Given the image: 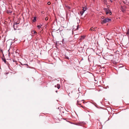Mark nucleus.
<instances>
[{
    "label": "nucleus",
    "instance_id": "obj_1",
    "mask_svg": "<svg viewBox=\"0 0 129 129\" xmlns=\"http://www.w3.org/2000/svg\"><path fill=\"white\" fill-rule=\"evenodd\" d=\"M111 20V19L110 18H106L105 19H104L101 22V23L102 24H103L104 23H106Z\"/></svg>",
    "mask_w": 129,
    "mask_h": 129
},
{
    "label": "nucleus",
    "instance_id": "obj_2",
    "mask_svg": "<svg viewBox=\"0 0 129 129\" xmlns=\"http://www.w3.org/2000/svg\"><path fill=\"white\" fill-rule=\"evenodd\" d=\"M104 10L106 12V14L107 15L109 13H110V14H112L111 11L109 10L108 8H105L104 9Z\"/></svg>",
    "mask_w": 129,
    "mask_h": 129
},
{
    "label": "nucleus",
    "instance_id": "obj_3",
    "mask_svg": "<svg viewBox=\"0 0 129 129\" xmlns=\"http://www.w3.org/2000/svg\"><path fill=\"white\" fill-rule=\"evenodd\" d=\"M19 23H17V22H15L14 23V25H13V28L14 29V30H16V28H15V25H17V24H19Z\"/></svg>",
    "mask_w": 129,
    "mask_h": 129
},
{
    "label": "nucleus",
    "instance_id": "obj_4",
    "mask_svg": "<svg viewBox=\"0 0 129 129\" xmlns=\"http://www.w3.org/2000/svg\"><path fill=\"white\" fill-rule=\"evenodd\" d=\"M79 37V34H77L74 35V37L75 39H77Z\"/></svg>",
    "mask_w": 129,
    "mask_h": 129
},
{
    "label": "nucleus",
    "instance_id": "obj_5",
    "mask_svg": "<svg viewBox=\"0 0 129 129\" xmlns=\"http://www.w3.org/2000/svg\"><path fill=\"white\" fill-rule=\"evenodd\" d=\"M85 37V36H81V37L80 38V40H83L84 39Z\"/></svg>",
    "mask_w": 129,
    "mask_h": 129
},
{
    "label": "nucleus",
    "instance_id": "obj_6",
    "mask_svg": "<svg viewBox=\"0 0 129 129\" xmlns=\"http://www.w3.org/2000/svg\"><path fill=\"white\" fill-rule=\"evenodd\" d=\"M3 57H2V59L3 60V61L5 63H6V59H5V57L4 56V54H3Z\"/></svg>",
    "mask_w": 129,
    "mask_h": 129
},
{
    "label": "nucleus",
    "instance_id": "obj_7",
    "mask_svg": "<svg viewBox=\"0 0 129 129\" xmlns=\"http://www.w3.org/2000/svg\"><path fill=\"white\" fill-rule=\"evenodd\" d=\"M42 26V25L40 24V25H38L37 27L39 29H40V28H41V27Z\"/></svg>",
    "mask_w": 129,
    "mask_h": 129
},
{
    "label": "nucleus",
    "instance_id": "obj_8",
    "mask_svg": "<svg viewBox=\"0 0 129 129\" xmlns=\"http://www.w3.org/2000/svg\"><path fill=\"white\" fill-rule=\"evenodd\" d=\"M112 55H107V56L105 57H104V58L106 60H108V59H107V57L108 56H111Z\"/></svg>",
    "mask_w": 129,
    "mask_h": 129
},
{
    "label": "nucleus",
    "instance_id": "obj_9",
    "mask_svg": "<svg viewBox=\"0 0 129 129\" xmlns=\"http://www.w3.org/2000/svg\"><path fill=\"white\" fill-rule=\"evenodd\" d=\"M87 9V7H83V12H85V11Z\"/></svg>",
    "mask_w": 129,
    "mask_h": 129
},
{
    "label": "nucleus",
    "instance_id": "obj_10",
    "mask_svg": "<svg viewBox=\"0 0 129 129\" xmlns=\"http://www.w3.org/2000/svg\"><path fill=\"white\" fill-rule=\"evenodd\" d=\"M125 1L124 2L125 3H126L127 4H129V0H125Z\"/></svg>",
    "mask_w": 129,
    "mask_h": 129
},
{
    "label": "nucleus",
    "instance_id": "obj_11",
    "mask_svg": "<svg viewBox=\"0 0 129 129\" xmlns=\"http://www.w3.org/2000/svg\"><path fill=\"white\" fill-rule=\"evenodd\" d=\"M84 12H83V11H81L80 12V14L81 16L84 13Z\"/></svg>",
    "mask_w": 129,
    "mask_h": 129
},
{
    "label": "nucleus",
    "instance_id": "obj_12",
    "mask_svg": "<svg viewBox=\"0 0 129 129\" xmlns=\"http://www.w3.org/2000/svg\"><path fill=\"white\" fill-rule=\"evenodd\" d=\"M36 17H34L33 19V21L34 22H35L36 20Z\"/></svg>",
    "mask_w": 129,
    "mask_h": 129
},
{
    "label": "nucleus",
    "instance_id": "obj_13",
    "mask_svg": "<svg viewBox=\"0 0 129 129\" xmlns=\"http://www.w3.org/2000/svg\"><path fill=\"white\" fill-rule=\"evenodd\" d=\"M80 124H85V123L84 122H80Z\"/></svg>",
    "mask_w": 129,
    "mask_h": 129
},
{
    "label": "nucleus",
    "instance_id": "obj_14",
    "mask_svg": "<svg viewBox=\"0 0 129 129\" xmlns=\"http://www.w3.org/2000/svg\"><path fill=\"white\" fill-rule=\"evenodd\" d=\"M121 10L123 12H124L125 11L124 9L122 7H121Z\"/></svg>",
    "mask_w": 129,
    "mask_h": 129
},
{
    "label": "nucleus",
    "instance_id": "obj_15",
    "mask_svg": "<svg viewBox=\"0 0 129 129\" xmlns=\"http://www.w3.org/2000/svg\"><path fill=\"white\" fill-rule=\"evenodd\" d=\"M60 87V85L59 84H57V88H58V89H59Z\"/></svg>",
    "mask_w": 129,
    "mask_h": 129
},
{
    "label": "nucleus",
    "instance_id": "obj_16",
    "mask_svg": "<svg viewBox=\"0 0 129 129\" xmlns=\"http://www.w3.org/2000/svg\"><path fill=\"white\" fill-rule=\"evenodd\" d=\"M103 28H100V32H101V31H103Z\"/></svg>",
    "mask_w": 129,
    "mask_h": 129
},
{
    "label": "nucleus",
    "instance_id": "obj_17",
    "mask_svg": "<svg viewBox=\"0 0 129 129\" xmlns=\"http://www.w3.org/2000/svg\"><path fill=\"white\" fill-rule=\"evenodd\" d=\"M79 25H78L77 26V28H76V29H75L74 30H77L78 29V28H79Z\"/></svg>",
    "mask_w": 129,
    "mask_h": 129
},
{
    "label": "nucleus",
    "instance_id": "obj_18",
    "mask_svg": "<svg viewBox=\"0 0 129 129\" xmlns=\"http://www.w3.org/2000/svg\"><path fill=\"white\" fill-rule=\"evenodd\" d=\"M104 2L105 4H106V3H107V0H104Z\"/></svg>",
    "mask_w": 129,
    "mask_h": 129
},
{
    "label": "nucleus",
    "instance_id": "obj_19",
    "mask_svg": "<svg viewBox=\"0 0 129 129\" xmlns=\"http://www.w3.org/2000/svg\"><path fill=\"white\" fill-rule=\"evenodd\" d=\"M66 7L68 9H71V7H69V6H66Z\"/></svg>",
    "mask_w": 129,
    "mask_h": 129
},
{
    "label": "nucleus",
    "instance_id": "obj_20",
    "mask_svg": "<svg viewBox=\"0 0 129 129\" xmlns=\"http://www.w3.org/2000/svg\"><path fill=\"white\" fill-rule=\"evenodd\" d=\"M65 58L66 59H69V57L68 56H65Z\"/></svg>",
    "mask_w": 129,
    "mask_h": 129
},
{
    "label": "nucleus",
    "instance_id": "obj_21",
    "mask_svg": "<svg viewBox=\"0 0 129 129\" xmlns=\"http://www.w3.org/2000/svg\"><path fill=\"white\" fill-rule=\"evenodd\" d=\"M77 105H78L79 106H80L81 107H82V108H83V107L81 105V104H77Z\"/></svg>",
    "mask_w": 129,
    "mask_h": 129
},
{
    "label": "nucleus",
    "instance_id": "obj_22",
    "mask_svg": "<svg viewBox=\"0 0 129 129\" xmlns=\"http://www.w3.org/2000/svg\"><path fill=\"white\" fill-rule=\"evenodd\" d=\"M97 28V27H95L94 28V30H93V31H96L95 30V29H96V28Z\"/></svg>",
    "mask_w": 129,
    "mask_h": 129
},
{
    "label": "nucleus",
    "instance_id": "obj_23",
    "mask_svg": "<svg viewBox=\"0 0 129 129\" xmlns=\"http://www.w3.org/2000/svg\"><path fill=\"white\" fill-rule=\"evenodd\" d=\"M48 19V17H46V18H45V20H47Z\"/></svg>",
    "mask_w": 129,
    "mask_h": 129
},
{
    "label": "nucleus",
    "instance_id": "obj_24",
    "mask_svg": "<svg viewBox=\"0 0 129 129\" xmlns=\"http://www.w3.org/2000/svg\"><path fill=\"white\" fill-rule=\"evenodd\" d=\"M33 32H34V34H35L36 33H37V32L35 30H34L33 31Z\"/></svg>",
    "mask_w": 129,
    "mask_h": 129
},
{
    "label": "nucleus",
    "instance_id": "obj_25",
    "mask_svg": "<svg viewBox=\"0 0 129 129\" xmlns=\"http://www.w3.org/2000/svg\"><path fill=\"white\" fill-rule=\"evenodd\" d=\"M21 65L22 66H23V65H27V66H28V65L27 64H22V63H21Z\"/></svg>",
    "mask_w": 129,
    "mask_h": 129
},
{
    "label": "nucleus",
    "instance_id": "obj_26",
    "mask_svg": "<svg viewBox=\"0 0 129 129\" xmlns=\"http://www.w3.org/2000/svg\"><path fill=\"white\" fill-rule=\"evenodd\" d=\"M50 2H48L47 3V4L48 5H50Z\"/></svg>",
    "mask_w": 129,
    "mask_h": 129
},
{
    "label": "nucleus",
    "instance_id": "obj_27",
    "mask_svg": "<svg viewBox=\"0 0 129 129\" xmlns=\"http://www.w3.org/2000/svg\"><path fill=\"white\" fill-rule=\"evenodd\" d=\"M90 30L91 31H93V29L92 28H90Z\"/></svg>",
    "mask_w": 129,
    "mask_h": 129
},
{
    "label": "nucleus",
    "instance_id": "obj_28",
    "mask_svg": "<svg viewBox=\"0 0 129 129\" xmlns=\"http://www.w3.org/2000/svg\"><path fill=\"white\" fill-rule=\"evenodd\" d=\"M100 28H99L98 29H97V30H98V31H99V30H100Z\"/></svg>",
    "mask_w": 129,
    "mask_h": 129
},
{
    "label": "nucleus",
    "instance_id": "obj_29",
    "mask_svg": "<svg viewBox=\"0 0 129 129\" xmlns=\"http://www.w3.org/2000/svg\"><path fill=\"white\" fill-rule=\"evenodd\" d=\"M0 51L2 52L3 53V50H0Z\"/></svg>",
    "mask_w": 129,
    "mask_h": 129
},
{
    "label": "nucleus",
    "instance_id": "obj_30",
    "mask_svg": "<svg viewBox=\"0 0 129 129\" xmlns=\"http://www.w3.org/2000/svg\"><path fill=\"white\" fill-rule=\"evenodd\" d=\"M111 2H112L113 1L112 0H110Z\"/></svg>",
    "mask_w": 129,
    "mask_h": 129
},
{
    "label": "nucleus",
    "instance_id": "obj_31",
    "mask_svg": "<svg viewBox=\"0 0 129 129\" xmlns=\"http://www.w3.org/2000/svg\"><path fill=\"white\" fill-rule=\"evenodd\" d=\"M63 41H64V39L62 40V43H63Z\"/></svg>",
    "mask_w": 129,
    "mask_h": 129
},
{
    "label": "nucleus",
    "instance_id": "obj_32",
    "mask_svg": "<svg viewBox=\"0 0 129 129\" xmlns=\"http://www.w3.org/2000/svg\"><path fill=\"white\" fill-rule=\"evenodd\" d=\"M11 12H11V11H9V13H11Z\"/></svg>",
    "mask_w": 129,
    "mask_h": 129
},
{
    "label": "nucleus",
    "instance_id": "obj_33",
    "mask_svg": "<svg viewBox=\"0 0 129 129\" xmlns=\"http://www.w3.org/2000/svg\"><path fill=\"white\" fill-rule=\"evenodd\" d=\"M13 61L14 62H15V61L14 60H13Z\"/></svg>",
    "mask_w": 129,
    "mask_h": 129
},
{
    "label": "nucleus",
    "instance_id": "obj_34",
    "mask_svg": "<svg viewBox=\"0 0 129 129\" xmlns=\"http://www.w3.org/2000/svg\"><path fill=\"white\" fill-rule=\"evenodd\" d=\"M55 87H56V85H55Z\"/></svg>",
    "mask_w": 129,
    "mask_h": 129
},
{
    "label": "nucleus",
    "instance_id": "obj_35",
    "mask_svg": "<svg viewBox=\"0 0 129 129\" xmlns=\"http://www.w3.org/2000/svg\"><path fill=\"white\" fill-rule=\"evenodd\" d=\"M108 5H107L106 7H108Z\"/></svg>",
    "mask_w": 129,
    "mask_h": 129
},
{
    "label": "nucleus",
    "instance_id": "obj_36",
    "mask_svg": "<svg viewBox=\"0 0 129 129\" xmlns=\"http://www.w3.org/2000/svg\"><path fill=\"white\" fill-rule=\"evenodd\" d=\"M77 102L78 103V102H78V101H77Z\"/></svg>",
    "mask_w": 129,
    "mask_h": 129
},
{
    "label": "nucleus",
    "instance_id": "obj_37",
    "mask_svg": "<svg viewBox=\"0 0 129 129\" xmlns=\"http://www.w3.org/2000/svg\"><path fill=\"white\" fill-rule=\"evenodd\" d=\"M73 33H72V34H73Z\"/></svg>",
    "mask_w": 129,
    "mask_h": 129
},
{
    "label": "nucleus",
    "instance_id": "obj_38",
    "mask_svg": "<svg viewBox=\"0 0 129 129\" xmlns=\"http://www.w3.org/2000/svg\"><path fill=\"white\" fill-rule=\"evenodd\" d=\"M57 91H56V92H57Z\"/></svg>",
    "mask_w": 129,
    "mask_h": 129
},
{
    "label": "nucleus",
    "instance_id": "obj_39",
    "mask_svg": "<svg viewBox=\"0 0 129 129\" xmlns=\"http://www.w3.org/2000/svg\"><path fill=\"white\" fill-rule=\"evenodd\" d=\"M73 30H74V29H73Z\"/></svg>",
    "mask_w": 129,
    "mask_h": 129
},
{
    "label": "nucleus",
    "instance_id": "obj_40",
    "mask_svg": "<svg viewBox=\"0 0 129 129\" xmlns=\"http://www.w3.org/2000/svg\"><path fill=\"white\" fill-rule=\"evenodd\" d=\"M83 101V100H82L81 101Z\"/></svg>",
    "mask_w": 129,
    "mask_h": 129
},
{
    "label": "nucleus",
    "instance_id": "obj_41",
    "mask_svg": "<svg viewBox=\"0 0 129 129\" xmlns=\"http://www.w3.org/2000/svg\"><path fill=\"white\" fill-rule=\"evenodd\" d=\"M42 13H43V12H42Z\"/></svg>",
    "mask_w": 129,
    "mask_h": 129
},
{
    "label": "nucleus",
    "instance_id": "obj_42",
    "mask_svg": "<svg viewBox=\"0 0 129 129\" xmlns=\"http://www.w3.org/2000/svg\"><path fill=\"white\" fill-rule=\"evenodd\" d=\"M56 1H57V0H55Z\"/></svg>",
    "mask_w": 129,
    "mask_h": 129
}]
</instances>
